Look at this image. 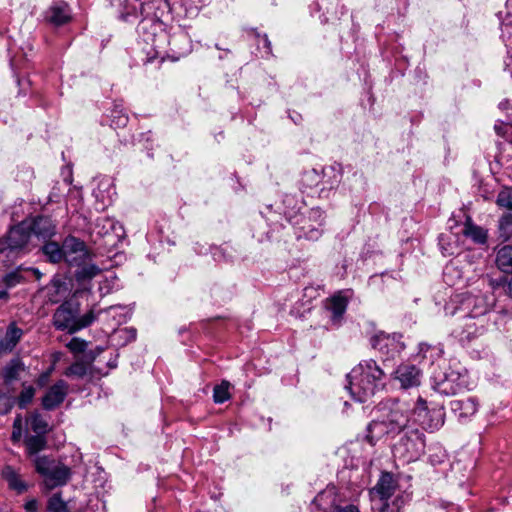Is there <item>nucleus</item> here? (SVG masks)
<instances>
[{
	"instance_id": "obj_30",
	"label": "nucleus",
	"mask_w": 512,
	"mask_h": 512,
	"mask_svg": "<svg viewBox=\"0 0 512 512\" xmlns=\"http://www.w3.org/2000/svg\"><path fill=\"white\" fill-rule=\"evenodd\" d=\"M465 323L461 326V331L459 332V336L462 340H471L473 337L477 336L480 332L479 327L476 322L473 321L474 318H463Z\"/></svg>"
},
{
	"instance_id": "obj_54",
	"label": "nucleus",
	"mask_w": 512,
	"mask_h": 512,
	"mask_svg": "<svg viewBox=\"0 0 512 512\" xmlns=\"http://www.w3.org/2000/svg\"><path fill=\"white\" fill-rule=\"evenodd\" d=\"M47 378H48V374H44V375H42V376L39 378V381H38V382H39V384H40V385H43V384L45 383V381H46V379H47Z\"/></svg>"
},
{
	"instance_id": "obj_39",
	"label": "nucleus",
	"mask_w": 512,
	"mask_h": 512,
	"mask_svg": "<svg viewBox=\"0 0 512 512\" xmlns=\"http://www.w3.org/2000/svg\"><path fill=\"white\" fill-rule=\"evenodd\" d=\"M128 123V116L117 107L111 112V125L115 128L125 127Z\"/></svg>"
},
{
	"instance_id": "obj_21",
	"label": "nucleus",
	"mask_w": 512,
	"mask_h": 512,
	"mask_svg": "<svg viewBox=\"0 0 512 512\" xmlns=\"http://www.w3.org/2000/svg\"><path fill=\"white\" fill-rule=\"evenodd\" d=\"M25 370V365L19 357L12 358L1 370L0 376L5 384H11L17 380Z\"/></svg>"
},
{
	"instance_id": "obj_58",
	"label": "nucleus",
	"mask_w": 512,
	"mask_h": 512,
	"mask_svg": "<svg viewBox=\"0 0 512 512\" xmlns=\"http://www.w3.org/2000/svg\"><path fill=\"white\" fill-rule=\"evenodd\" d=\"M450 270V267H446L445 275H447L448 271Z\"/></svg>"
},
{
	"instance_id": "obj_27",
	"label": "nucleus",
	"mask_w": 512,
	"mask_h": 512,
	"mask_svg": "<svg viewBox=\"0 0 512 512\" xmlns=\"http://www.w3.org/2000/svg\"><path fill=\"white\" fill-rule=\"evenodd\" d=\"M25 444L28 455L36 457L40 451L45 449L47 442L45 435L36 434L27 437Z\"/></svg>"
},
{
	"instance_id": "obj_41",
	"label": "nucleus",
	"mask_w": 512,
	"mask_h": 512,
	"mask_svg": "<svg viewBox=\"0 0 512 512\" xmlns=\"http://www.w3.org/2000/svg\"><path fill=\"white\" fill-rule=\"evenodd\" d=\"M249 33L256 39L258 44L260 42L263 43V47L265 48V53L267 55L272 54L271 42H270L267 34L261 35L259 32H257V30L255 28L249 29Z\"/></svg>"
},
{
	"instance_id": "obj_7",
	"label": "nucleus",
	"mask_w": 512,
	"mask_h": 512,
	"mask_svg": "<svg viewBox=\"0 0 512 512\" xmlns=\"http://www.w3.org/2000/svg\"><path fill=\"white\" fill-rule=\"evenodd\" d=\"M433 388L442 395L451 396L457 394L462 384L460 374L454 370L448 369L439 371L433 375Z\"/></svg>"
},
{
	"instance_id": "obj_56",
	"label": "nucleus",
	"mask_w": 512,
	"mask_h": 512,
	"mask_svg": "<svg viewBox=\"0 0 512 512\" xmlns=\"http://www.w3.org/2000/svg\"><path fill=\"white\" fill-rule=\"evenodd\" d=\"M507 105H508V102H507V101H506V102H501V103L499 104V107H500L501 109H504V108H506V106H507Z\"/></svg>"
},
{
	"instance_id": "obj_42",
	"label": "nucleus",
	"mask_w": 512,
	"mask_h": 512,
	"mask_svg": "<svg viewBox=\"0 0 512 512\" xmlns=\"http://www.w3.org/2000/svg\"><path fill=\"white\" fill-rule=\"evenodd\" d=\"M68 349L73 353H82L87 347V342L80 338H72L67 344Z\"/></svg>"
},
{
	"instance_id": "obj_3",
	"label": "nucleus",
	"mask_w": 512,
	"mask_h": 512,
	"mask_svg": "<svg viewBox=\"0 0 512 512\" xmlns=\"http://www.w3.org/2000/svg\"><path fill=\"white\" fill-rule=\"evenodd\" d=\"M490 309L488 297L483 294L469 292L455 295L445 306L447 315L459 318H478L485 315Z\"/></svg>"
},
{
	"instance_id": "obj_13",
	"label": "nucleus",
	"mask_w": 512,
	"mask_h": 512,
	"mask_svg": "<svg viewBox=\"0 0 512 512\" xmlns=\"http://www.w3.org/2000/svg\"><path fill=\"white\" fill-rule=\"evenodd\" d=\"M395 378L401 387L408 389L420 385L422 373L415 365L402 364L395 371Z\"/></svg>"
},
{
	"instance_id": "obj_52",
	"label": "nucleus",
	"mask_w": 512,
	"mask_h": 512,
	"mask_svg": "<svg viewBox=\"0 0 512 512\" xmlns=\"http://www.w3.org/2000/svg\"><path fill=\"white\" fill-rule=\"evenodd\" d=\"M9 294L5 290H0V300H8Z\"/></svg>"
},
{
	"instance_id": "obj_31",
	"label": "nucleus",
	"mask_w": 512,
	"mask_h": 512,
	"mask_svg": "<svg viewBox=\"0 0 512 512\" xmlns=\"http://www.w3.org/2000/svg\"><path fill=\"white\" fill-rule=\"evenodd\" d=\"M30 427L36 434L45 435L48 432V423L41 414L35 412L29 418Z\"/></svg>"
},
{
	"instance_id": "obj_46",
	"label": "nucleus",
	"mask_w": 512,
	"mask_h": 512,
	"mask_svg": "<svg viewBox=\"0 0 512 512\" xmlns=\"http://www.w3.org/2000/svg\"><path fill=\"white\" fill-rule=\"evenodd\" d=\"M389 341V337L383 334L377 335L373 338V347L382 350L386 342Z\"/></svg>"
},
{
	"instance_id": "obj_35",
	"label": "nucleus",
	"mask_w": 512,
	"mask_h": 512,
	"mask_svg": "<svg viewBox=\"0 0 512 512\" xmlns=\"http://www.w3.org/2000/svg\"><path fill=\"white\" fill-rule=\"evenodd\" d=\"M33 462L36 472L39 473L42 477H44L56 463L48 456H36Z\"/></svg>"
},
{
	"instance_id": "obj_50",
	"label": "nucleus",
	"mask_w": 512,
	"mask_h": 512,
	"mask_svg": "<svg viewBox=\"0 0 512 512\" xmlns=\"http://www.w3.org/2000/svg\"><path fill=\"white\" fill-rule=\"evenodd\" d=\"M336 512H359V510L356 506L349 505V506L337 509Z\"/></svg>"
},
{
	"instance_id": "obj_5",
	"label": "nucleus",
	"mask_w": 512,
	"mask_h": 512,
	"mask_svg": "<svg viewBox=\"0 0 512 512\" xmlns=\"http://www.w3.org/2000/svg\"><path fill=\"white\" fill-rule=\"evenodd\" d=\"M399 441L393 446V454L403 462L418 460L425 452V435L417 428H407Z\"/></svg>"
},
{
	"instance_id": "obj_51",
	"label": "nucleus",
	"mask_w": 512,
	"mask_h": 512,
	"mask_svg": "<svg viewBox=\"0 0 512 512\" xmlns=\"http://www.w3.org/2000/svg\"><path fill=\"white\" fill-rule=\"evenodd\" d=\"M165 3H166V5H167V7H168L169 9H176V8H175V5H176V4H177V5H179V6H180V8H183V6H184V2H180V1L173 2V6H170V2H165Z\"/></svg>"
},
{
	"instance_id": "obj_47",
	"label": "nucleus",
	"mask_w": 512,
	"mask_h": 512,
	"mask_svg": "<svg viewBox=\"0 0 512 512\" xmlns=\"http://www.w3.org/2000/svg\"><path fill=\"white\" fill-rule=\"evenodd\" d=\"M84 373V368L83 366L79 365V364H74V365H71L68 369V372L67 374H73V375H83Z\"/></svg>"
},
{
	"instance_id": "obj_11",
	"label": "nucleus",
	"mask_w": 512,
	"mask_h": 512,
	"mask_svg": "<svg viewBox=\"0 0 512 512\" xmlns=\"http://www.w3.org/2000/svg\"><path fill=\"white\" fill-rule=\"evenodd\" d=\"M68 391V385L64 380L57 381L51 386L42 398V406L51 411L63 403Z\"/></svg>"
},
{
	"instance_id": "obj_8",
	"label": "nucleus",
	"mask_w": 512,
	"mask_h": 512,
	"mask_svg": "<svg viewBox=\"0 0 512 512\" xmlns=\"http://www.w3.org/2000/svg\"><path fill=\"white\" fill-rule=\"evenodd\" d=\"M323 222V212L319 208L311 209L308 218L303 217L301 219L302 225L298 227L297 237L313 241L318 240L322 233Z\"/></svg>"
},
{
	"instance_id": "obj_32",
	"label": "nucleus",
	"mask_w": 512,
	"mask_h": 512,
	"mask_svg": "<svg viewBox=\"0 0 512 512\" xmlns=\"http://www.w3.org/2000/svg\"><path fill=\"white\" fill-rule=\"evenodd\" d=\"M78 269L75 273V276L78 280H86L91 279L95 277L99 272L100 269L95 264H82L81 266H76Z\"/></svg>"
},
{
	"instance_id": "obj_2",
	"label": "nucleus",
	"mask_w": 512,
	"mask_h": 512,
	"mask_svg": "<svg viewBox=\"0 0 512 512\" xmlns=\"http://www.w3.org/2000/svg\"><path fill=\"white\" fill-rule=\"evenodd\" d=\"M384 376V371L374 360H364L347 375L346 388L354 400L363 403L383 387Z\"/></svg>"
},
{
	"instance_id": "obj_45",
	"label": "nucleus",
	"mask_w": 512,
	"mask_h": 512,
	"mask_svg": "<svg viewBox=\"0 0 512 512\" xmlns=\"http://www.w3.org/2000/svg\"><path fill=\"white\" fill-rule=\"evenodd\" d=\"M120 337H124L126 341H134L136 339V329L124 328L118 331Z\"/></svg>"
},
{
	"instance_id": "obj_33",
	"label": "nucleus",
	"mask_w": 512,
	"mask_h": 512,
	"mask_svg": "<svg viewBox=\"0 0 512 512\" xmlns=\"http://www.w3.org/2000/svg\"><path fill=\"white\" fill-rule=\"evenodd\" d=\"M229 387L230 383L228 381H222L214 387L213 400L215 403L221 404L230 399Z\"/></svg>"
},
{
	"instance_id": "obj_24",
	"label": "nucleus",
	"mask_w": 512,
	"mask_h": 512,
	"mask_svg": "<svg viewBox=\"0 0 512 512\" xmlns=\"http://www.w3.org/2000/svg\"><path fill=\"white\" fill-rule=\"evenodd\" d=\"M462 232L466 237L471 238L477 244H484L487 241L486 231L482 227L475 225L470 218L466 220Z\"/></svg>"
},
{
	"instance_id": "obj_38",
	"label": "nucleus",
	"mask_w": 512,
	"mask_h": 512,
	"mask_svg": "<svg viewBox=\"0 0 512 512\" xmlns=\"http://www.w3.org/2000/svg\"><path fill=\"white\" fill-rule=\"evenodd\" d=\"M35 389L32 386L24 387L17 398L19 408L24 409L33 400Z\"/></svg>"
},
{
	"instance_id": "obj_37",
	"label": "nucleus",
	"mask_w": 512,
	"mask_h": 512,
	"mask_svg": "<svg viewBox=\"0 0 512 512\" xmlns=\"http://www.w3.org/2000/svg\"><path fill=\"white\" fill-rule=\"evenodd\" d=\"M301 182L307 188L321 186L320 173L316 169L306 171L302 175Z\"/></svg>"
},
{
	"instance_id": "obj_53",
	"label": "nucleus",
	"mask_w": 512,
	"mask_h": 512,
	"mask_svg": "<svg viewBox=\"0 0 512 512\" xmlns=\"http://www.w3.org/2000/svg\"><path fill=\"white\" fill-rule=\"evenodd\" d=\"M131 14H132V13H131L130 11H127V12H125V13H122V14H121V16H120V18H121L122 20H124V21H128V20H129V17H130V15H131Z\"/></svg>"
},
{
	"instance_id": "obj_20",
	"label": "nucleus",
	"mask_w": 512,
	"mask_h": 512,
	"mask_svg": "<svg viewBox=\"0 0 512 512\" xmlns=\"http://www.w3.org/2000/svg\"><path fill=\"white\" fill-rule=\"evenodd\" d=\"M31 234L40 238L51 237L55 233V226L50 218L45 216L36 217L29 226Z\"/></svg>"
},
{
	"instance_id": "obj_25",
	"label": "nucleus",
	"mask_w": 512,
	"mask_h": 512,
	"mask_svg": "<svg viewBox=\"0 0 512 512\" xmlns=\"http://www.w3.org/2000/svg\"><path fill=\"white\" fill-rule=\"evenodd\" d=\"M64 243L60 246L57 242H47L43 245L42 251L48 260L52 263H59L64 260Z\"/></svg>"
},
{
	"instance_id": "obj_29",
	"label": "nucleus",
	"mask_w": 512,
	"mask_h": 512,
	"mask_svg": "<svg viewBox=\"0 0 512 512\" xmlns=\"http://www.w3.org/2000/svg\"><path fill=\"white\" fill-rule=\"evenodd\" d=\"M498 230L502 241H512V214L506 213L499 219Z\"/></svg>"
},
{
	"instance_id": "obj_18",
	"label": "nucleus",
	"mask_w": 512,
	"mask_h": 512,
	"mask_svg": "<svg viewBox=\"0 0 512 512\" xmlns=\"http://www.w3.org/2000/svg\"><path fill=\"white\" fill-rule=\"evenodd\" d=\"M450 406L451 410L459 418H468L474 415L478 410V403L476 399L472 397L453 400L451 401Z\"/></svg>"
},
{
	"instance_id": "obj_43",
	"label": "nucleus",
	"mask_w": 512,
	"mask_h": 512,
	"mask_svg": "<svg viewBox=\"0 0 512 512\" xmlns=\"http://www.w3.org/2000/svg\"><path fill=\"white\" fill-rule=\"evenodd\" d=\"M22 436V417L17 415L13 422V431L11 434V440L13 442H18Z\"/></svg>"
},
{
	"instance_id": "obj_23",
	"label": "nucleus",
	"mask_w": 512,
	"mask_h": 512,
	"mask_svg": "<svg viewBox=\"0 0 512 512\" xmlns=\"http://www.w3.org/2000/svg\"><path fill=\"white\" fill-rule=\"evenodd\" d=\"M2 477L7 481L10 489L21 494L27 490V484L21 479L19 473L10 465L2 470Z\"/></svg>"
},
{
	"instance_id": "obj_49",
	"label": "nucleus",
	"mask_w": 512,
	"mask_h": 512,
	"mask_svg": "<svg viewBox=\"0 0 512 512\" xmlns=\"http://www.w3.org/2000/svg\"><path fill=\"white\" fill-rule=\"evenodd\" d=\"M100 223H103V228H105L107 226L109 228H112V226H113V222L110 219H108V218H99V219H97V225H99Z\"/></svg>"
},
{
	"instance_id": "obj_10",
	"label": "nucleus",
	"mask_w": 512,
	"mask_h": 512,
	"mask_svg": "<svg viewBox=\"0 0 512 512\" xmlns=\"http://www.w3.org/2000/svg\"><path fill=\"white\" fill-rule=\"evenodd\" d=\"M24 335V330L15 321L9 323L5 331H0V356L11 353Z\"/></svg>"
},
{
	"instance_id": "obj_57",
	"label": "nucleus",
	"mask_w": 512,
	"mask_h": 512,
	"mask_svg": "<svg viewBox=\"0 0 512 512\" xmlns=\"http://www.w3.org/2000/svg\"><path fill=\"white\" fill-rule=\"evenodd\" d=\"M508 291L512 295V280L508 284Z\"/></svg>"
},
{
	"instance_id": "obj_26",
	"label": "nucleus",
	"mask_w": 512,
	"mask_h": 512,
	"mask_svg": "<svg viewBox=\"0 0 512 512\" xmlns=\"http://www.w3.org/2000/svg\"><path fill=\"white\" fill-rule=\"evenodd\" d=\"M498 268L504 272H512V245L500 248L496 256Z\"/></svg>"
},
{
	"instance_id": "obj_48",
	"label": "nucleus",
	"mask_w": 512,
	"mask_h": 512,
	"mask_svg": "<svg viewBox=\"0 0 512 512\" xmlns=\"http://www.w3.org/2000/svg\"><path fill=\"white\" fill-rule=\"evenodd\" d=\"M25 509L27 512H37L38 502L35 499H31L25 503Z\"/></svg>"
},
{
	"instance_id": "obj_1",
	"label": "nucleus",
	"mask_w": 512,
	"mask_h": 512,
	"mask_svg": "<svg viewBox=\"0 0 512 512\" xmlns=\"http://www.w3.org/2000/svg\"><path fill=\"white\" fill-rule=\"evenodd\" d=\"M379 415L368 426L367 439L374 444L375 439L388 434H396L409 428V411L398 401H386L377 407Z\"/></svg>"
},
{
	"instance_id": "obj_12",
	"label": "nucleus",
	"mask_w": 512,
	"mask_h": 512,
	"mask_svg": "<svg viewBox=\"0 0 512 512\" xmlns=\"http://www.w3.org/2000/svg\"><path fill=\"white\" fill-rule=\"evenodd\" d=\"M71 477V470L68 466L56 462L49 472L43 477L45 486L54 489L65 485Z\"/></svg>"
},
{
	"instance_id": "obj_44",
	"label": "nucleus",
	"mask_w": 512,
	"mask_h": 512,
	"mask_svg": "<svg viewBox=\"0 0 512 512\" xmlns=\"http://www.w3.org/2000/svg\"><path fill=\"white\" fill-rule=\"evenodd\" d=\"M283 204L291 212L300 210V202L293 195H285V197L283 199Z\"/></svg>"
},
{
	"instance_id": "obj_6",
	"label": "nucleus",
	"mask_w": 512,
	"mask_h": 512,
	"mask_svg": "<svg viewBox=\"0 0 512 512\" xmlns=\"http://www.w3.org/2000/svg\"><path fill=\"white\" fill-rule=\"evenodd\" d=\"M414 421L423 429L434 431L444 424L445 413L442 408L429 409L427 402L419 398L413 410Z\"/></svg>"
},
{
	"instance_id": "obj_40",
	"label": "nucleus",
	"mask_w": 512,
	"mask_h": 512,
	"mask_svg": "<svg viewBox=\"0 0 512 512\" xmlns=\"http://www.w3.org/2000/svg\"><path fill=\"white\" fill-rule=\"evenodd\" d=\"M15 404V399L11 395L0 392V415L8 414Z\"/></svg>"
},
{
	"instance_id": "obj_4",
	"label": "nucleus",
	"mask_w": 512,
	"mask_h": 512,
	"mask_svg": "<svg viewBox=\"0 0 512 512\" xmlns=\"http://www.w3.org/2000/svg\"><path fill=\"white\" fill-rule=\"evenodd\" d=\"M79 304L73 301L63 302L53 315V324L58 330H67L74 333L80 329L89 326L96 319L93 310H90L83 316H79Z\"/></svg>"
},
{
	"instance_id": "obj_9",
	"label": "nucleus",
	"mask_w": 512,
	"mask_h": 512,
	"mask_svg": "<svg viewBox=\"0 0 512 512\" xmlns=\"http://www.w3.org/2000/svg\"><path fill=\"white\" fill-rule=\"evenodd\" d=\"M63 253L64 261L69 266H81L90 257L85 243L73 236L65 238Z\"/></svg>"
},
{
	"instance_id": "obj_55",
	"label": "nucleus",
	"mask_w": 512,
	"mask_h": 512,
	"mask_svg": "<svg viewBox=\"0 0 512 512\" xmlns=\"http://www.w3.org/2000/svg\"><path fill=\"white\" fill-rule=\"evenodd\" d=\"M495 130L497 132V134L499 135H502L503 134V130H502V127L501 126H498V125H495Z\"/></svg>"
},
{
	"instance_id": "obj_16",
	"label": "nucleus",
	"mask_w": 512,
	"mask_h": 512,
	"mask_svg": "<svg viewBox=\"0 0 512 512\" xmlns=\"http://www.w3.org/2000/svg\"><path fill=\"white\" fill-rule=\"evenodd\" d=\"M31 232L29 227L26 228L23 224L10 229L7 235V244L10 249L23 248L30 240Z\"/></svg>"
},
{
	"instance_id": "obj_36",
	"label": "nucleus",
	"mask_w": 512,
	"mask_h": 512,
	"mask_svg": "<svg viewBox=\"0 0 512 512\" xmlns=\"http://www.w3.org/2000/svg\"><path fill=\"white\" fill-rule=\"evenodd\" d=\"M47 509L49 512H70L67 503L60 494H54L48 500Z\"/></svg>"
},
{
	"instance_id": "obj_34",
	"label": "nucleus",
	"mask_w": 512,
	"mask_h": 512,
	"mask_svg": "<svg viewBox=\"0 0 512 512\" xmlns=\"http://www.w3.org/2000/svg\"><path fill=\"white\" fill-rule=\"evenodd\" d=\"M496 204L500 208L511 211L512 214V187H504L499 191Z\"/></svg>"
},
{
	"instance_id": "obj_22",
	"label": "nucleus",
	"mask_w": 512,
	"mask_h": 512,
	"mask_svg": "<svg viewBox=\"0 0 512 512\" xmlns=\"http://www.w3.org/2000/svg\"><path fill=\"white\" fill-rule=\"evenodd\" d=\"M348 299L341 293L335 294L327 302V309L331 312L334 323H338L346 312Z\"/></svg>"
},
{
	"instance_id": "obj_17",
	"label": "nucleus",
	"mask_w": 512,
	"mask_h": 512,
	"mask_svg": "<svg viewBox=\"0 0 512 512\" xmlns=\"http://www.w3.org/2000/svg\"><path fill=\"white\" fill-rule=\"evenodd\" d=\"M396 489V482L393 478V475L389 472H385L381 475L378 480L376 486L373 488L372 492L376 493L379 499L384 502L389 500L393 495Z\"/></svg>"
},
{
	"instance_id": "obj_14",
	"label": "nucleus",
	"mask_w": 512,
	"mask_h": 512,
	"mask_svg": "<svg viewBox=\"0 0 512 512\" xmlns=\"http://www.w3.org/2000/svg\"><path fill=\"white\" fill-rule=\"evenodd\" d=\"M45 20L55 26H61L71 20V11L66 2L54 3L45 12Z\"/></svg>"
},
{
	"instance_id": "obj_15",
	"label": "nucleus",
	"mask_w": 512,
	"mask_h": 512,
	"mask_svg": "<svg viewBox=\"0 0 512 512\" xmlns=\"http://www.w3.org/2000/svg\"><path fill=\"white\" fill-rule=\"evenodd\" d=\"M320 175L321 191L330 190L338 186L342 178L340 164L324 167Z\"/></svg>"
},
{
	"instance_id": "obj_19",
	"label": "nucleus",
	"mask_w": 512,
	"mask_h": 512,
	"mask_svg": "<svg viewBox=\"0 0 512 512\" xmlns=\"http://www.w3.org/2000/svg\"><path fill=\"white\" fill-rule=\"evenodd\" d=\"M32 274L36 277V279H40L42 274L37 268L28 267L24 268L22 266L17 267L15 270L6 274L3 281L8 287H13L19 284L22 281H25L28 278V275Z\"/></svg>"
},
{
	"instance_id": "obj_28",
	"label": "nucleus",
	"mask_w": 512,
	"mask_h": 512,
	"mask_svg": "<svg viewBox=\"0 0 512 512\" xmlns=\"http://www.w3.org/2000/svg\"><path fill=\"white\" fill-rule=\"evenodd\" d=\"M408 501V495L406 494H398L391 502L386 500L382 502L381 507L379 508L380 512H400L401 509Z\"/></svg>"
}]
</instances>
